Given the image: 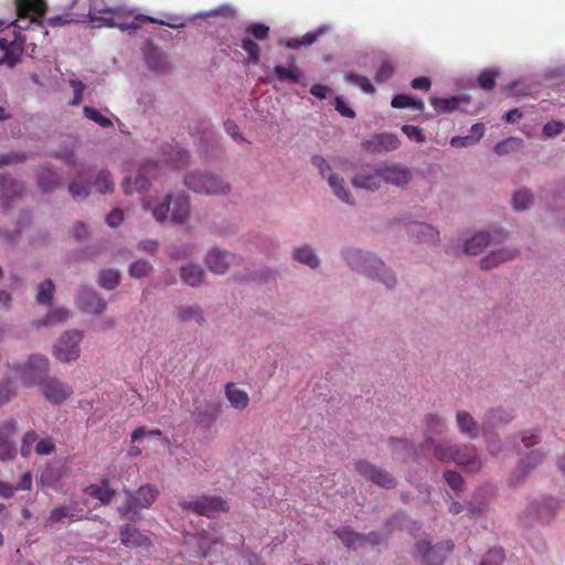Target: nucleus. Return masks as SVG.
<instances>
[{"mask_svg":"<svg viewBox=\"0 0 565 565\" xmlns=\"http://www.w3.org/2000/svg\"><path fill=\"white\" fill-rule=\"evenodd\" d=\"M103 17L102 25L108 28H117L121 31L136 32L145 23H156L160 25H167L173 29L183 26V23L174 22L170 20H161L150 15L136 13L134 10L126 7L110 8L109 11L105 12Z\"/></svg>","mask_w":565,"mask_h":565,"instance_id":"f257e3e1","label":"nucleus"},{"mask_svg":"<svg viewBox=\"0 0 565 565\" xmlns=\"http://www.w3.org/2000/svg\"><path fill=\"white\" fill-rule=\"evenodd\" d=\"M142 207L146 211L151 210L153 218L163 223L170 220L177 224H183L190 215V196L184 193L168 194L163 202L151 209V204L142 200Z\"/></svg>","mask_w":565,"mask_h":565,"instance_id":"f03ea898","label":"nucleus"},{"mask_svg":"<svg viewBox=\"0 0 565 565\" xmlns=\"http://www.w3.org/2000/svg\"><path fill=\"white\" fill-rule=\"evenodd\" d=\"M348 264L369 277L379 279L387 288H392L396 284V278L393 273L384 268V264L381 259L370 254H363L360 250H352L347 253Z\"/></svg>","mask_w":565,"mask_h":565,"instance_id":"7ed1b4c3","label":"nucleus"},{"mask_svg":"<svg viewBox=\"0 0 565 565\" xmlns=\"http://www.w3.org/2000/svg\"><path fill=\"white\" fill-rule=\"evenodd\" d=\"M18 19L12 22L20 30L31 25L43 26L42 18L47 10L46 0H14Z\"/></svg>","mask_w":565,"mask_h":565,"instance_id":"20e7f679","label":"nucleus"},{"mask_svg":"<svg viewBox=\"0 0 565 565\" xmlns=\"http://www.w3.org/2000/svg\"><path fill=\"white\" fill-rule=\"evenodd\" d=\"M184 184L194 192L207 195H224L231 191L230 183L213 173H189L184 177Z\"/></svg>","mask_w":565,"mask_h":565,"instance_id":"39448f33","label":"nucleus"},{"mask_svg":"<svg viewBox=\"0 0 565 565\" xmlns=\"http://www.w3.org/2000/svg\"><path fill=\"white\" fill-rule=\"evenodd\" d=\"M9 369L20 376L26 385L42 383L49 371V360L40 354L31 355L23 365L18 362L9 364Z\"/></svg>","mask_w":565,"mask_h":565,"instance_id":"423d86ee","label":"nucleus"},{"mask_svg":"<svg viewBox=\"0 0 565 565\" xmlns=\"http://www.w3.org/2000/svg\"><path fill=\"white\" fill-rule=\"evenodd\" d=\"M180 507L210 519L230 510L227 501L220 495H202L193 501L183 500L180 502Z\"/></svg>","mask_w":565,"mask_h":565,"instance_id":"0eeeda50","label":"nucleus"},{"mask_svg":"<svg viewBox=\"0 0 565 565\" xmlns=\"http://www.w3.org/2000/svg\"><path fill=\"white\" fill-rule=\"evenodd\" d=\"M127 494L126 503L119 508L122 516H129L139 509H149L159 495V490L151 484H143L137 491L125 489Z\"/></svg>","mask_w":565,"mask_h":565,"instance_id":"6e6552de","label":"nucleus"},{"mask_svg":"<svg viewBox=\"0 0 565 565\" xmlns=\"http://www.w3.org/2000/svg\"><path fill=\"white\" fill-rule=\"evenodd\" d=\"M83 334L79 331L64 333L54 347L53 354L61 362H71L79 356V343Z\"/></svg>","mask_w":565,"mask_h":565,"instance_id":"1a4fd4ad","label":"nucleus"},{"mask_svg":"<svg viewBox=\"0 0 565 565\" xmlns=\"http://www.w3.org/2000/svg\"><path fill=\"white\" fill-rule=\"evenodd\" d=\"M379 175L383 182L399 188L407 185L413 179L411 169L402 163L391 161L382 162L379 166Z\"/></svg>","mask_w":565,"mask_h":565,"instance_id":"9d476101","label":"nucleus"},{"mask_svg":"<svg viewBox=\"0 0 565 565\" xmlns=\"http://www.w3.org/2000/svg\"><path fill=\"white\" fill-rule=\"evenodd\" d=\"M355 470L381 488L393 489L396 486L395 478L388 471L372 465L367 460H358L355 462Z\"/></svg>","mask_w":565,"mask_h":565,"instance_id":"9b49d317","label":"nucleus"},{"mask_svg":"<svg viewBox=\"0 0 565 565\" xmlns=\"http://www.w3.org/2000/svg\"><path fill=\"white\" fill-rule=\"evenodd\" d=\"M312 164L317 167L320 171V174L323 178L328 179L329 185L332 188L334 194L343 202L348 204H352L351 194L348 189L343 186V179L338 175L331 173V169L327 163L326 159L321 156L312 157Z\"/></svg>","mask_w":565,"mask_h":565,"instance_id":"f8f14e48","label":"nucleus"},{"mask_svg":"<svg viewBox=\"0 0 565 565\" xmlns=\"http://www.w3.org/2000/svg\"><path fill=\"white\" fill-rule=\"evenodd\" d=\"M158 163L154 161L145 162L138 174L132 177H127L124 181V191L126 194H132L134 192H143L149 185V177H153V171L158 169Z\"/></svg>","mask_w":565,"mask_h":565,"instance_id":"ddd939ff","label":"nucleus"},{"mask_svg":"<svg viewBox=\"0 0 565 565\" xmlns=\"http://www.w3.org/2000/svg\"><path fill=\"white\" fill-rule=\"evenodd\" d=\"M416 547L427 565H440L445 561L447 554L454 550V543L451 541H446L431 546L429 542L422 541L417 543Z\"/></svg>","mask_w":565,"mask_h":565,"instance_id":"4468645a","label":"nucleus"},{"mask_svg":"<svg viewBox=\"0 0 565 565\" xmlns=\"http://www.w3.org/2000/svg\"><path fill=\"white\" fill-rule=\"evenodd\" d=\"M17 431V422L13 418L0 422V460H10L15 456L13 436Z\"/></svg>","mask_w":565,"mask_h":565,"instance_id":"2eb2a0df","label":"nucleus"},{"mask_svg":"<svg viewBox=\"0 0 565 565\" xmlns=\"http://www.w3.org/2000/svg\"><path fill=\"white\" fill-rule=\"evenodd\" d=\"M42 391L45 399L52 404H61L73 394L70 385L54 377L43 382Z\"/></svg>","mask_w":565,"mask_h":565,"instance_id":"dca6fc26","label":"nucleus"},{"mask_svg":"<svg viewBox=\"0 0 565 565\" xmlns=\"http://www.w3.org/2000/svg\"><path fill=\"white\" fill-rule=\"evenodd\" d=\"M24 41L20 36L12 41L0 38V64L15 65L23 53Z\"/></svg>","mask_w":565,"mask_h":565,"instance_id":"f3484780","label":"nucleus"},{"mask_svg":"<svg viewBox=\"0 0 565 565\" xmlns=\"http://www.w3.org/2000/svg\"><path fill=\"white\" fill-rule=\"evenodd\" d=\"M77 303L84 312L97 316L102 315L107 308V303L104 298L93 289H83L78 295Z\"/></svg>","mask_w":565,"mask_h":565,"instance_id":"a211bd4d","label":"nucleus"},{"mask_svg":"<svg viewBox=\"0 0 565 565\" xmlns=\"http://www.w3.org/2000/svg\"><path fill=\"white\" fill-rule=\"evenodd\" d=\"M233 260V254L218 248L211 249L205 256L206 266L215 274H225Z\"/></svg>","mask_w":565,"mask_h":565,"instance_id":"6ab92c4d","label":"nucleus"},{"mask_svg":"<svg viewBox=\"0 0 565 565\" xmlns=\"http://www.w3.org/2000/svg\"><path fill=\"white\" fill-rule=\"evenodd\" d=\"M401 142L395 134H377L374 135L370 140H366L363 146L365 149L380 152V151H392L399 147Z\"/></svg>","mask_w":565,"mask_h":565,"instance_id":"aec40b11","label":"nucleus"},{"mask_svg":"<svg viewBox=\"0 0 565 565\" xmlns=\"http://www.w3.org/2000/svg\"><path fill=\"white\" fill-rule=\"evenodd\" d=\"M221 414L220 402H206L204 404L195 405L194 417L198 424L210 427Z\"/></svg>","mask_w":565,"mask_h":565,"instance_id":"412c9836","label":"nucleus"},{"mask_svg":"<svg viewBox=\"0 0 565 565\" xmlns=\"http://www.w3.org/2000/svg\"><path fill=\"white\" fill-rule=\"evenodd\" d=\"M454 461L463 466L470 471H478L481 468V461L476 454V449L472 446H457Z\"/></svg>","mask_w":565,"mask_h":565,"instance_id":"4be33fe9","label":"nucleus"},{"mask_svg":"<svg viewBox=\"0 0 565 565\" xmlns=\"http://www.w3.org/2000/svg\"><path fill=\"white\" fill-rule=\"evenodd\" d=\"M120 541L127 547H142L151 544L150 539L137 527L126 524L120 530Z\"/></svg>","mask_w":565,"mask_h":565,"instance_id":"5701e85b","label":"nucleus"},{"mask_svg":"<svg viewBox=\"0 0 565 565\" xmlns=\"http://www.w3.org/2000/svg\"><path fill=\"white\" fill-rule=\"evenodd\" d=\"M84 491L87 495L100 501L102 504H109L116 494V490L110 487L108 479H103L98 484H89Z\"/></svg>","mask_w":565,"mask_h":565,"instance_id":"b1692460","label":"nucleus"},{"mask_svg":"<svg viewBox=\"0 0 565 565\" xmlns=\"http://www.w3.org/2000/svg\"><path fill=\"white\" fill-rule=\"evenodd\" d=\"M514 417L512 409L502 407L490 409L486 413L483 419V429H490L495 426L505 425Z\"/></svg>","mask_w":565,"mask_h":565,"instance_id":"393cba45","label":"nucleus"},{"mask_svg":"<svg viewBox=\"0 0 565 565\" xmlns=\"http://www.w3.org/2000/svg\"><path fill=\"white\" fill-rule=\"evenodd\" d=\"M23 192V183L4 175L0 177V195L6 205L8 204V201L21 196Z\"/></svg>","mask_w":565,"mask_h":565,"instance_id":"a878e982","label":"nucleus"},{"mask_svg":"<svg viewBox=\"0 0 565 565\" xmlns=\"http://www.w3.org/2000/svg\"><path fill=\"white\" fill-rule=\"evenodd\" d=\"M174 316L177 320L181 323H185L193 320L196 322L198 326L201 327L205 322L203 310L198 305L179 306L174 311Z\"/></svg>","mask_w":565,"mask_h":565,"instance_id":"bb28decb","label":"nucleus"},{"mask_svg":"<svg viewBox=\"0 0 565 565\" xmlns=\"http://www.w3.org/2000/svg\"><path fill=\"white\" fill-rule=\"evenodd\" d=\"M456 422L461 434L469 436L471 439L479 436V425L468 412L458 411L456 414Z\"/></svg>","mask_w":565,"mask_h":565,"instance_id":"cd10ccee","label":"nucleus"},{"mask_svg":"<svg viewBox=\"0 0 565 565\" xmlns=\"http://www.w3.org/2000/svg\"><path fill=\"white\" fill-rule=\"evenodd\" d=\"M225 396L228 399L231 406L235 409L243 411L248 406V394L245 391L238 388L237 385L233 382L226 384Z\"/></svg>","mask_w":565,"mask_h":565,"instance_id":"c85d7f7f","label":"nucleus"},{"mask_svg":"<svg viewBox=\"0 0 565 565\" xmlns=\"http://www.w3.org/2000/svg\"><path fill=\"white\" fill-rule=\"evenodd\" d=\"M64 519H67L70 522H74L82 519V516L76 514L74 508L72 507L58 505L50 511V514L45 519L44 524L45 526H53L54 524L62 522Z\"/></svg>","mask_w":565,"mask_h":565,"instance_id":"c756f323","label":"nucleus"},{"mask_svg":"<svg viewBox=\"0 0 565 565\" xmlns=\"http://www.w3.org/2000/svg\"><path fill=\"white\" fill-rule=\"evenodd\" d=\"M205 277V273L201 266L189 264L180 268V278L183 284L190 287L200 286Z\"/></svg>","mask_w":565,"mask_h":565,"instance_id":"7c9ffc66","label":"nucleus"},{"mask_svg":"<svg viewBox=\"0 0 565 565\" xmlns=\"http://www.w3.org/2000/svg\"><path fill=\"white\" fill-rule=\"evenodd\" d=\"M408 234L419 242H434L438 238L439 233L427 223L417 222L408 227Z\"/></svg>","mask_w":565,"mask_h":565,"instance_id":"2f4dec72","label":"nucleus"},{"mask_svg":"<svg viewBox=\"0 0 565 565\" xmlns=\"http://www.w3.org/2000/svg\"><path fill=\"white\" fill-rule=\"evenodd\" d=\"M423 447L427 449L433 448V454L436 459L443 462H449L454 461L457 446H443L436 444V441L431 437H427L424 441Z\"/></svg>","mask_w":565,"mask_h":565,"instance_id":"473e14b6","label":"nucleus"},{"mask_svg":"<svg viewBox=\"0 0 565 565\" xmlns=\"http://www.w3.org/2000/svg\"><path fill=\"white\" fill-rule=\"evenodd\" d=\"M291 64L289 67H285L281 65H277L273 68V73L276 78L281 82H290V83H299L302 76L300 68L295 64V58H291Z\"/></svg>","mask_w":565,"mask_h":565,"instance_id":"72a5a7b5","label":"nucleus"},{"mask_svg":"<svg viewBox=\"0 0 565 565\" xmlns=\"http://www.w3.org/2000/svg\"><path fill=\"white\" fill-rule=\"evenodd\" d=\"M514 256L515 252L510 249H500L491 252L489 255H487L480 260V267L484 270H488L503 262L512 259Z\"/></svg>","mask_w":565,"mask_h":565,"instance_id":"f704fd0d","label":"nucleus"},{"mask_svg":"<svg viewBox=\"0 0 565 565\" xmlns=\"http://www.w3.org/2000/svg\"><path fill=\"white\" fill-rule=\"evenodd\" d=\"M382 178L379 175V168L375 173L360 172L352 179L355 188L377 190L381 186Z\"/></svg>","mask_w":565,"mask_h":565,"instance_id":"c9c22d12","label":"nucleus"},{"mask_svg":"<svg viewBox=\"0 0 565 565\" xmlns=\"http://www.w3.org/2000/svg\"><path fill=\"white\" fill-rule=\"evenodd\" d=\"M490 236L487 233H478L473 235L465 244V252L469 255H478L489 245Z\"/></svg>","mask_w":565,"mask_h":565,"instance_id":"e433bc0d","label":"nucleus"},{"mask_svg":"<svg viewBox=\"0 0 565 565\" xmlns=\"http://www.w3.org/2000/svg\"><path fill=\"white\" fill-rule=\"evenodd\" d=\"M463 100L462 97H451V98H439V97H430L429 102L433 108L440 114H448L458 108L459 104Z\"/></svg>","mask_w":565,"mask_h":565,"instance_id":"4c0bfd02","label":"nucleus"},{"mask_svg":"<svg viewBox=\"0 0 565 565\" xmlns=\"http://www.w3.org/2000/svg\"><path fill=\"white\" fill-rule=\"evenodd\" d=\"M294 258L310 268H317L320 264L315 250L307 245L296 248L294 250Z\"/></svg>","mask_w":565,"mask_h":565,"instance_id":"58836bf2","label":"nucleus"},{"mask_svg":"<svg viewBox=\"0 0 565 565\" xmlns=\"http://www.w3.org/2000/svg\"><path fill=\"white\" fill-rule=\"evenodd\" d=\"M391 106L393 108H406V107H413L415 109H417L418 111H423L424 110V102L422 99H417V98H414L409 95H405V94H398V95H395L393 98H392V102H391Z\"/></svg>","mask_w":565,"mask_h":565,"instance_id":"ea45409f","label":"nucleus"},{"mask_svg":"<svg viewBox=\"0 0 565 565\" xmlns=\"http://www.w3.org/2000/svg\"><path fill=\"white\" fill-rule=\"evenodd\" d=\"M39 186L43 191H50L60 183V178L56 172L52 171L49 168H43L38 175Z\"/></svg>","mask_w":565,"mask_h":565,"instance_id":"a19ab883","label":"nucleus"},{"mask_svg":"<svg viewBox=\"0 0 565 565\" xmlns=\"http://www.w3.org/2000/svg\"><path fill=\"white\" fill-rule=\"evenodd\" d=\"M55 291V286L51 279H46L43 282L39 284L36 291V302L40 305H51L53 295Z\"/></svg>","mask_w":565,"mask_h":565,"instance_id":"79ce46f5","label":"nucleus"},{"mask_svg":"<svg viewBox=\"0 0 565 565\" xmlns=\"http://www.w3.org/2000/svg\"><path fill=\"white\" fill-rule=\"evenodd\" d=\"M341 542L349 548L355 547L356 544H362L364 534L354 532L350 527H342L334 532Z\"/></svg>","mask_w":565,"mask_h":565,"instance_id":"37998d69","label":"nucleus"},{"mask_svg":"<svg viewBox=\"0 0 565 565\" xmlns=\"http://www.w3.org/2000/svg\"><path fill=\"white\" fill-rule=\"evenodd\" d=\"M322 34V30L307 32L300 39H289L286 42V46L291 50H299L301 46H308L313 44L320 35Z\"/></svg>","mask_w":565,"mask_h":565,"instance_id":"c03bdc74","label":"nucleus"},{"mask_svg":"<svg viewBox=\"0 0 565 565\" xmlns=\"http://www.w3.org/2000/svg\"><path fill=\"white\" fill-rule=\"evenodd\" d=\"M120 282V273L116 269H105L99 274V286L107 290L115 289Z\"/></svg>","mask_w":565,"mask_h":565,"instance_id":"a18cd8bd","label":"nucleus"},{"mask_svg":"<svg viewBox=\"0 0 565 565\" xmlns=\"http://www.w3.org/2000/svg\"><path fill=\"white\" fill-rule=\"evenodd\" d=\"M68 316H70V313H68L67 309H65L63 307L54 308L46 313V316L43 320L38 322V327L52 326L55 323L63 322L68 318Z\"/></svg>","mask_w":565,"mask_h":565,"instance_id":"49530a36","label":"nucleus"},{"mask_svg":"<svg viewBox=\"0 0 565 565\" xmlns=\"http://www.w3.org/2000/svg\"><path fill=\"white\" fill-rule=\"evenodd\" d=\"M94 186L99 193L113 192L115 184L110 173L107 170L99 171L94 182Z\"/></svg>","mask_w":565,"mask_h":565,"instance_id":"de8ad7c7","label":"nucleus"},{"mask_svg":"<svg viewBox=\"0 0 565 565\" xmlns=\"http://www.w3.org/2000/svg\"><path fill=\"white\" fill-rule=\"evenodd\" d=\"M152 269L153 267L148 260L138 259L129 266L128 273L130 277L140 279L149 276Z\"/></svg>","mask_w":565,"mask_h":565,"instance_id":"09e8293b","label":"nucleus"},{"mask_svg":"<svg viewBox=\"0 0 565 565\" xmlns=\"http://www.w3.org/2000/svg\"><path fill=\"white\" fill-rule=\"evenodd\" d=\"M83 175H79L78 180L73 181L68 185V191L74 200H83L89 195L92 185L89 183L82 182Z\"/></svg>","mask_w":565,"mask_h":565,"instance_id":"8fccbe9b","label":"nucleus"},{"mask_svg":"<svg viewBox=\"0 0 565 565\" xmlns=\"http://www.w3.org/2000/svg\"><path fill=\"white\" fill-rule=\"evenodd\" d=\"M109 9L105 6L104 0H89L88 17L93 22H99V25H102L103 17L106 15L105 12Z\"/></svg>","mask_w":565,"mask_h":565,"instance_id":"3c124183","label":"nucleus"},{"mask_svg":"<svg viewBox=\"0 0 565 565\" xmlns=\"http://www.w3.org/2000/svg\"><path fill=\"white\" fill-rule=\"evenodd\" d=\"M241 47L248 54V62L256 65L260 58V47L249 38L242 40Z\"/></svg>","mask_w":565,"mask_h":565,"instance_id":"603ef678","label":"nucleus"},{"mask_svg":"<svg viewBox=\"0 0 565 565\" xmlns=\"http://www.w3.org/2000/svg\"><path fill=\"white\" fill-rule=\"evenodd\" d=\"M425 422L427 425V430L430 434L440 435L447 429L446 422L436 414L426 415Z\"/></svg>","mask_w":565,"mask_h":565,"instance_id":"864d4df0","label":"nucleus"},{"mask_svg":"<svg viewBox=\"0 0 565 565\" xmlns=\"http://www.w3.org/2000/svg\"><path fill=\"white\" fill-rule=\"evenodd\" d=\"M85 117L95 121L103 128H110L114 126L113 121L106 116L102 115L97 109L90 106H85L83 109Z\"/></svg>","mask_w":565,"mask_h":565,"instance_id":"5fc2aeb1","label":"nucleus"},{"mask_svg":"<svg viewBox=\"0 0 565 565\" xmlns=\"http://www.w3.org/2000/svg\"><path fill=\"white\" fill-rule=\"evenodd\" d=\"M533 202V195L527 190L516 191L513 195V207L518 211L527 209Z\"/></svg>","mask_w":565,"mask_h":565,"instance_id":"6e6d98bb","label":"nucleus"},{"mask_svg":"<svg viewBox=\"0 0 565 565\" xmlns=\"http://www.w3.org/2000/svg\"><path fill=\"white\" fill-rule=\"evenodd\" d=\"M347 81L358 85L366 94H373L375 92L373 84L366 76L350 73L347 75Z\"/></svg>","mask_w":565,"mask_h":565,"instance_id":"4d7b16f0","label":"nucleus"},{"mask_svg":"<svg viewBox=\"0 0 565 565\" xmlns=\"http://www.w3.org/2000/svg\"><path fill=\"white\" fill-rule=\"evenodd\" d=\"M498 72L492 70L482 71L478 76V84L484 90H491L495 85Z\"/></svg>","mask_w":565,"mask_h":565,"instance_id":"13d9d810","label":"nucleus"},{"mask_svg":"<svg viewBox=\"0 0 565 565\" xmlns=\"http://www.w3.org/2000/svg\"><path fill=\"white\" fill-rule=\"evenodd\" d=\"M505 558L502 548H492L483 556L480 565H500Z\"/></svg>","mask_w":565,"mask_h":565,"instance_id":"bf43d9fd","label":"nucleus"},{"mask_svg":"<svg viewBox=\"0 0 565 565\" xmlns=\"http://www.w3.org/2000/svg\"><path fill=\"white\" fill-rule=\"evenodd\" d=\"M38 435L34 430L26 431L22 438L20 452L28 458L32 452L33 444L36 441Z\"/></svg>","mask_w":565,"mask_h":565,"instance_id":"052dcab7","label":"nucleus"},{"mask_svg":"<svg viewBox=\"0 0 565 565\" xmlns=\"http://www.w3.org/2000/svg\"><path fill=\"white\" fill-rule=\"evenodd\" d=\"M394 74V67L390 61H383L376 71L375 81L377 83H385Z\"/></svg>","mask_w":565,"mask_h":565,"instance_id":"680f3d73","label":"nucleus"},{"mask_svg":"<svg viewBox=\"0 0 565 565\" xmlns=\"http://www.w3.org/2000/svg\"><path fill=\"white\" fill-rule=\"evenodd\" d=\"M543 459V454H541L540 451H532L526 456V458L521 460V469L524 470V472H527L531 469H533L537 463L542 462Z\"/></svg>","mask_w":565,"mask_h":565,"instance_id":"e2e57ef3","label":"nucleus"},{"mask_svg":"<svg viewBox=\"0 0 565 565\" xmlns=\"http://www.w3.org/2000/svg\"><path fill=\"white\" fill-rule=\"evenodd\" d=\"M246 32L252 34L256 40L263 41L269 35V26L264 23H253L246 29Z\"/></svg>","mask_w":565,"mask_h":565,"instance_id":"0e129e2a","label":"nucleus"},{"mask_svg":"<svg viewBox=\"0 0 565 565\" xmlns=\"http://www.w3.org/2000/svg\"><path fill=\"white\" fill-rule=\"evenodd\" d=\"M444 478H445L446 482L448 483V486L452 490H455V491H461L462 490L463 479H462V477L458 472L452 471V470H447L444 473Z\"/></svg>","mask_w":565,"mask_h":565,"instance_id":"69168bd1","label":"nucleus"},{"mask_svg":"<svg viewBox=\"0 0 565 565\" xmlns=\"http://www.w3.org/2000/svg\"><path fill=\"white\" fill-rule=\"evenodd\" d=\"M14 395V387L10 380L0 382V406L8 403Z\"/></svg>","mask_w":565,"mask_h":565,"instance_id":"338daca9","label":"nucleus"},{"mask_svg":"<svg viewBox=\"0 0 565 565\" xmlns=\"http://www.w3.org/2000/svg\"><path fill=\"white\" fill-rule=\"evenodd\" d=\"M402 131L413 141H416L418 143L425 141L423 130L417 126L404 125L402 127Z\"/></svg>","mask_w":565,"mask_h":565,"instance_id":"774afa93","label":"nucleus"}]
</instances>
